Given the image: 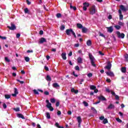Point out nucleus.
Returning <instances> with one entry per match:
<instances>
[{
  "instance_id": "26",
  "label": "nucleus",
  "mask_w": 128,
  "mask_h": 128,
  "mask_svg": "<svg viewBox=\"0 0 128 128\" xmlns=\"http://www.w3.org/2000/svg\"><path fill=\"white\" fill-rule=\"evenodd\" d=\"M46 118H48V120L50 118V112H48L46 113Z\"/></svg>"
},
{
  "instance_id": "57",
  "label": "nucleus",
  "mask_w": 128,
  "mask_h": 128,
  "mask_svg": "<svg viewBox=\"0 0 128 128\" xmlns=\"http://www.w3.org/2000/svg\"><path fill=\"white\" fill-rule=\"evenodd\" d=\"M88 7H86V6H83V10H84L85 12L86 10H88V8H87Z\"/></svg>"
},
{
  "instance_id": "25",
  "label": "nucleus",
  "mask_w": 128,
  "mask_h": 128,
  "mask_svg": "<svg viewBox=\"0 0 128 128\" xmlns=\"http://www.w3.org/2000/svg\"><path fill=\"white\" fill-rule=\"evenodd\" d=\"M86 44L88 46H92V41L90 40H88L86 42Z\"/></svg>"
},
{
  "instance_id": "48",
  "label": "nucleus",
  "mask_w": 128,
  "mask_h": 128,
  "mask_svg": "<svg viewBox=\"0 0 128 128\" xmlns=\"http://www.w3.org/2000/svg\"><path fill=\"white\" fill-rule=\"evenodd\" d=\"M87 76H88V78H92V74L89 73L88 74Z\"/></svg>"
},
{
  "instance_id": "41",
  "label": "nucleus",
  "mask_w": 128,
  "mask_h": 128,
  "mask_svg": "<svg viewBox=\"0 0 128 128\" xmlns=\"http://www.w3.org/2000/svg\"><path fill=\"white\" fill-rule=\"evenodd\" d=\"M91 110H93V112H96H96H98V111H96V108H94V107H92Z\"/></svg>"
},
{
  "instance_id": "15",
  "label": "nucleus",
  "mask_w": 128,
  "mask_h": 128,
  "mask_svg": "<svg viewBox=\"0 0 128 128\" xmlns=\"http://www.w3.org/2000/svg\"><path fill=\"white\" fill-rule=\"evenodd\" d=\"M88 28H86L85 27H83L82 28V32H83V34H86V32H88Z\"/></svg>"
},
{
  "instance_id": "5",
  "label": "nucleus",
  "mask_w": 128,
  "mask_h": 128,
  "mask_svg": "<svg viewBox=\"0 0 128 128\" xmlns=\"http://www.w3.org/2000/svg\"><path fill=\"white\" fill-rule=\"evenodd\" d=\"M7 28H10V30H16V25L14 24L11 23V26H8Z\"/></svg>"
},
{
  "instance_id": "17",
  "label": "nucleus",
  "mask_w": 128,
  "mask_h": 128,
  "mask_svg": "<svg viewBox=\"0 0 128 128\" xmlns=\"http://www.w3.org/2000/svg\"><path fill=\"white\" fill-rule=\"evenodd\" d=\"M121 72H123L124 74L126 72V68L122 67L121 68Z\"/></svg>"
},
{
  "instance_id": "4",
  "label": "nucleus",
  "mask_w": 128,
  "mask_h": 128,
  "mask_svg": "<svg viewBox=\"0 0 128 128\" xmlns=\"http://www.w3.org/2000/svg\"><path fill=\"white\" fill-rule=\"evenodd\" d=\"M104 68H106V70H110L112 68V63H110V61L108 62L107 66H106L104 67Z\"/></svg>"
},
{
  "instance_id": "22",
  "label": "nucleus",
  "mask_w": 128,
  "mask_h": 128,
  "mask_svg": "<svg viewBox=\"0 0 128 128\" xmlns=\"http://www.w3.org/2000/svg\"><path fill=\"white\" fill-rule=\"evenodd\" d=\"M46 80L48 82H50L52 80V78H50V75H48L46 77Z\"/></svg>"
},
{
  "instance_id": "34",
  "label": "nucleus",
  "mask_w": 128,
  "mask_h": 128,
  "mask_svg": "<svg viewBox=\"0 0 128 128\" xmlns=\"http://www.w3.org/2000/svg\"><path fill=\"white\" fill-rule=\"evenodd\" d=\"M50 102L52 104H54V102H56V99H54V98H52L50 99Z\"/></svg>"
},
{
  "instance_id": "32",
  "label": "nucleus",
  "mask_w": 128,
  "mask_h": 128,
  "mask_svg": "<svg viewBox=\"0 0 128 128\" xmlns=\"http://www.w3.org/2000/svg\"><path fill=\"white\" fill-rule=\"evenodd\" d=\"M108 120L107 118H104L103 120V124H108Z\"/></svg>"
},
{
  "instance_id": "39",
  "label": "nucleus",
  "mask_w": 128,
  "mask_h": 128,
  "mask_svg": "<svg viewBox=\"0 0 128 128\" xmlns=\"http://www.w3.org/2000/svg\"><path fill=\"white\" fill-rule=\"evenodd\" d=\"M16 82H20L21 84H24V81H20V80L17 79Z\"/></svg>"
},
{
  "instance_id": "38",
  "label": "nucleus",
  "mask_w": 128,
  "mask_h": 128,
  "mask_svg": "<svg viewBox=\"0 0 128 128\" xmlns=\"http://www.w3.org/2000/svg\"><path fill=\"white\" fill-rule=\"evenodd\" d=\"M33 92H34V94H40V93H38V90H36V89L34 90Z\"/></svg>"
},
{
  "instance_id": "28",
  "label": "nucleus",
  "mask_w": 128,
  "mask_h": 128,
  "mask_svg": "<svg viewBox=\"0 0 128 128\" xmlns=\"http://www.w3.org/2000/svg\"><path fill=\"white\" fill-rule=\"evenodd\" d=\"M83 6H86L87 8H88V6H90V3L85 2L83 3Z\"/></svg>"
},
{
  "instance_id": "60",
  "label": "nucleus",
  "mask_w": 128,
  "mask_h": 128,
  "mask_svg": "<svg viewBox=\"0 0 128 128\" xmlns=\"http://www.w3.org/2000/svg\"><path fill=\"white\" fill-rule=\"evenodd\" d=\"M0 38H2V40H6V36H0Z\"/></svg>"
},
{
  "instance_id": "13",
  "label": "nucleus",
  "mask_w": 128,
  "mask_h": 128,
  "mask_svg": "<svg viewBox=\"0 0 128 128\" xmlns=\"http://www.w3.org/2000/svg\"><path fill=\"white\" fill-rule=\"evenodd\" d=\"M108 110H112V108H114V105L110 104L108 106L107 108Z\"/></svg>"
},
{
  "instance_id": "59",
  "label": "nucleus",
  "mask_w": 128,
  "mask_h": 128,
  "mask_svg": "<svg viewBox=\"0 0 128 128\" xmlns=\"http://www.w3.org/2000/svg\"><path fill=\"white\" fill-rule=\"evenodd\" d=\"M98 54H100V56H104V53H102L101 51H99Z\"/></svg>"
},
{
  "instance_id": "62",
  "label": "nucleus",
  "mask_w": 128,
  "mask_h": 128,
  "mask_svg": "<svg viewBox=\"0 0 128 128\" xmlns=\"http://www.w3.org/2000/svg\"><path fill=\"white\" fill-rule=\"evenodd\" d=\"M56 107L60 106V102H56Z\"/></svg>"
},
{
  "instance_id": "12",
  "label": "nucleus",
  "mask_w": 128,
  "mask_h": 128,
  "mask_svg": "<svg viewBox=\"0 0 128 128\" xmlns=\"http://www.w3.org/2000/svg\"><path fill=\"white\" fill-rule=\"evenodd\" d=\"M98 100H106V98L102 96H100L98 97Z\"/></svg>"
},
{
  "instance_id": "43",
  "label": "nucleus",
  "mask_w": 128,
  "mask_h": 128,
  "mask_svg": "<svg viewBox=\"0 0 128 128\" xmlns=\"http://www.w3.org/2000/svg\"><path fill=\"white\" fill-rule=\"evenodd\" d=\"M5 60L7 62H10V60L8 57H5Z\"/></svg>"
},
{
  "instance_id": "21",
  "label": "nucleus",
  "mask_w": 128,
  "mask_h": 128,
  "mask_svg": "<svg viewBox=\"0 0 128 128\" xmlns=\"http://www.w3.org/2000/svg\"><path fill=\"white\" fill-rule=\"evenodd\" d=\"M52 86H53V88H60V86L58 85V83H54L52 84Z\"/></svg>"
},
{
  "instance_id": "11",
  "label": "nucleus",
  "mask_w": 128,
  "mask_h": 128,
  "mask_svg": "<svg viewBox=\"0 0 128 128\" xmlns=\"http://www.w3.org/2000/svg\"><path fill=\"white\" fill-rule=\"evenodd\" d=\"M62 60H66V53H62L61 54Z\"/></svg>"
},
{
  "instance_id": "33",
  "label": "nucleus",
  "mask_w": 128,
  "mask_h": 128,
  "mask_svg": "<svg viewBox=\"0 0 128 128\" xmlns=\"http://www.w3.org/2000/svg\"><path fill=\"white\" fill-rule=\"evenodd\" d=\"M24 12L25 14H30V10H28V8H26L24 10Z\"/></svg>"
},
{
  "instance_id": "64",
  "label": "nucleus",
  "mask_w": 128,
  "mask_h": 128,
  "mask_svg": "<svg viewBox=\"0 0 128 128\" xmlns=\"http://www.w3.org/2000/svg\"><path fill=\"white\" fill-rule=\"evenodd\" d=\"M111 94H112V96H114L116 95V92H114L111 91Z\"/></svg>"
},
{
  "instance_id": "10",
  "label": "nucleus",
  "mask_w": 128,
  "mask_h": 128,
  "mask_svg": "<svg viewBox=\"0 0 128 128\" xmlns=\"http://www.w3.org/2000/svg\"><path fill=\"white\" fill-rule=\"evenodd\" d=\"M46 42V40L44 38H42L39 41L40 44H44V42Z\"/></svg>"
},
{
  "instance_id": "58",
  "label": "nucleus",
  "mask_w": 128,
  "mask_h": 128,
  "mask_svg": "<svg viewBox=\"0 0 128 128\" xmlns=\"http://www.w3.org/2000/svg\"><path fill=\"white\" fill-rule=\"evenodd\" d=\"M115 98H116V100H120V96H118V95H116L115 96Z\"/></svg>"
},
{
  "instance_id": "44",
  "label": "nucleus",
  "mask_w": 128,
  "mask_h": 128,
  "mask_svg": "<svg viewBox=\"0 0 128 128\" xmlns=\"http://www.w3.org/2000/svg\"><path fill=\"white\" fill-rule=\"evenodd\" d=\"M116 120L118 122H122L120 118H116Z\"/></svg>"
},
{
  "instance_id": "49",
  "label": "nucleus",
  "mask_w": 128,
  "mask_h": 128,
  "mask_svg": "<svg viewBox=\"0 0 128 128\" xmlns=\"http://www.w3.org/2000/svg\"><path fill=\"white\" fill-rule=\"evenodd\" d=\"M44 94L46 95V96H48V94H50V92L48 91H45L44 92Z\"/></svg>"
},
{
  "instance_id": "46",
  "label": "nucleus",
  "mask_w": 128,
  "mask_h": 128,
  "mask_svg": "<svg viewBox=\"0 0 128 128\" xmlns=\"http://www.w3.org/2000/svg\"><path fill=\"white\" fill-rule=\"evenodd\" d=\"M72 74H73V76H75L76 78H78V74H76V72H74V71L73 72Z\"/></svg>"
},
{
  "instance_id": "52",
  "label": "nucleus",
  "mask_w": 128,
  "mask_h": 128,
  "mask_svg": "<svg viewBox=\"0 0 128 128\" xmlns=\"http://www.w3.org/2000/svg\"><path fill=\"white\" fill-rule=\"evenodd\" d=\"M125 60H126V62H128V54H126L125 55Z\"/></svg>"
},
{
  "instance_id": "18",
  "label": "nucleus",
  "mask_w": 128,
  "mask_h": 128,
  "mask_svg": "<svg viewBox=\"0 0 128 128\" xmlns=\"http://www.w3.org/2000/svg\"><path fill=\"white\" fill-rule=\"evenodd\" d=\"M120 8H121L122 10H124V12H126V8H124V5H120Z\"/></svg>"
},
{
  "instance_id": "3",
  "label": "nucleus",
  "mask_w": 128,
  "mask_h": 128,
  "mask_svg": "<svg viewBox=\"0 0 128 128\" xmlns=\"http://www.w3.org/2000/svg\"><path fill=\"white\" fill-rule=\"evenodd\" d=\"M116 34L118 36V37L119 38H124V33L120 34V32H118V31H117L116 32Z\"/></svg>"
},
{
  "instance_id": "36",
  "label": "nucleus",
  "mask_w": 128,
  "mask_h": 128,
  "mask_svg": "<svg viewBox=\"0 0 128 128\" xmlns=\"http://www.w3.org/2000/svg\"><path fill=\"white\" fill-rule=\"evenodd\" d=\"M98 34H99V36H102V38H106V36L104 35V34L102 33V32H99Z\"/></svg>"
},
{
  "instance_id": "37",
  "label": "nucleus",
  "mask_w": 128,
  "mask_h": 128,
  "mask_svg": "<svg viewBox=\"0 0 128 128\" xmlns=\"http://www.w3.org/2000/svg\"><path fill=\"white\" fill-rule=\"evenodd\" d=\"M83 104H84V106H88V103L86 101L83 102Z\"/></svg>"
},
{
  "instance_id": "55",
  "label": "nucleus",
  "mask_w": 128,
  "mask_h": 128,
  "mask_svg": "<svg viewBox=\"0 0 128 128\" xmlns=\"http://www.w3.org/2000/svg\"><path fill=\"white\" fill-rule=\"evenodd\" d=\"M106 92H110V88H106Z\"/></svg>"
},
{
  "instance_id": "14",
  "label": "nucleus",
  "mask_w": 128,
  "mask_h": 128,
  "mask_svg": "<svg viewBox=\"0 0 128 128\" xmlns=\"http://www.w3.org/2000/svg\"><path fill=\"white\" fill-rule=\"evenodd\" d=\"M77 62L78 64H82V57H78L77 58Z\"/></svg>"
},
{
  "instance_id": "47",
  "label": "nucleus",
  "mask_w": 128,
  "mask_h": 128,
  "mask_svg": "<svg viewBox=\"0 0 128 128\" xmlns=\"http://www.w3.org/2000/svg\"><path fill=\"white\" fill-rule=\"evenodd\" d=\"M75 70H80V67L78 66H75Z\"/></svg>"
},
{
  "instance_id": "54",
  "label": "nucleus",
  "mask_w": 128,
  "mask_h": 128,
  "mask_svg": "<svg viewBox=\"0 0 128 128\" xmlns=\"http://www.w3.org/2000/svg\"><path fill=\"white\" fill-rule=\"evenodd\" d=\"M72 34L74 36V38H76V33H74V32L72 31Z\"/></svg>"
},
{
  "instance_id": "20",
  "label": "nucleus",
  "mask_w": 128,
  "mask_h": 128,
  "mask_svg": "<svg viewBox=\"0 0 128 128\" xmlns=\"http://www.w3.org/2000/svg\"><path fill=\"white\" fill-rule=\"evenodd\" d=\"M77 120L78 122V124H82V118L80 116L77 117Z\"/></svg>"
},
{
  "instance_id": "35",
  "label": "nucleus",
  "mask_w": 128,
  "mask_h": 128,
  "mask_svg": "<svg viewBox=\"0 0 128 128\" xmlns=\"http://www.w3.org/2000/svg\"><path fill=\"white\" fill-rule=\"evenodd\" d=\"M56 18H62V14L60 13H58L56 14Z\"/></svg>"
},
{
  "instance_id": "24",
  "label": "nucleus",
  "mask_w": 128,
  "mask_h": 128,
  "mask_svg": "<svg viewBox=\"0 0 128 128\" xmlns=\"http://www.w3.org/2000/svg\"><path fill=\"white\" fill-rule=\"evenodd\" d=\"M46 103L47 104L46 105V108L48 106H52V104L50 102V100H46Z\"/></svg>"
},
{
  "instance_id": "31",
  "label": "nucleus",
  "mask_w": 128,
  "mask_h": 128,
  "mask_svg": "<svg viewBox=\"0 0 128 128\" xmlns=\"http://www.w3.org/2000/svg\"><path fill=\"white\" fill-rule=\"evenodd\" d=\"M64 28H66V26H64V24L62 25L60 27V30H64Z\"/></svg>"
},
{
  "instance_id": "53",
  "label": "nucleus",
  "mask_w": 128,
  "mask_h": 128,
  "mask_svg": "<svg viewBox=\"0 0 128 128\" xmlns=\"http://www.w3.org/2000/svg\"><path fill=\"white\" fill-rule=\"evenodd\" d=\"M3 108H4V110H6V108L7 106H6V103L3 104Z\"/></svg>"
},
{
  "instance_id": "1",
  "label": "nucleus",
  "mask_w": 128,
  "mask_h": 128,
  "mask_svg": "<svg viewBox=\"0 0 128 128\" xmlns=\"http://www.w3.org/2000/svg\"><path fill=\"white\" fill-rule=\"evenodd\" d=\"M89 58L90 60L91 64L92 66H94V68H96V64L94 63V57L92 56V54L90 53H89Z\"/></svg>"
},
{
  "instance_id": "6",
  "label": "nucleus",
  "mask_w": 128,
  "mask_h": 128,
  "mask_svg": "<svg viewBox=\"0 0 128 128\" xmlns=\"http://www.w3.org/2000/svg\"><path fill=\"white\" fill-rule=\"evenodd\" d=\"M73 31L74 30L72 28L67 29L66 31V32L67 36H70V33L72 34Z\"/></svg>"
},
{
  "instance_id": "23",
  "label": "nucleus",
  "mask_w": 128,
  "mask_h": 128,
  "mask_svg": "<svg viewBox=\"0 0 128 128\" xmlns=\"http://www.w3.org/2000/svg\"><path fill=\"white\" fill-rule=\"evenodd\" d=\"M70 10H76V7L72 6V4H70Z\"/></svg>"
},
{
  "instance_id": "50",
  "label": "nucleus",
  "mask_w": 128,
  "mask_h": 128,
  "mask_svg": "<svg viewBox=\"0 0 128 128\" xmlns=\"http://www.w3.org/2000/svg\"><path fill=\"white\" fill-rule=\"evenodd\" d=\"M74 46L75 48H78V46H80V44L77 43V44H74Z\"/></svg>"
},
{
  "instance_id": "51",
  "label": "nucleus",
  "mask_w": 128,
  "mask_h": 128,
  "mask_svg": "<svg viewBox=\"0 0 128 128\" xmlns=\"http://www.w3.org/2000/svg\"><path fill=\"white\" fill-rule=\"evenodd\" d=\"M14 110H15V112H20V108H14Z\"/></svg>"
},
{
  "instance_id": "61",
  "label": "nucleus",
  "mask_w": 128,
  "mask_h": 128,
  "mask_svg": "<svg viewBox=\"0 0 128 128\" xmlns=\"http://www.w3.org/2000/svg\"><path fill=\"white\" fill-rule=\"evenodd\" d=\"M57 114L58 116H60V114H62V112L60 110L58 111Z\"/></svg>"
},
{
  "instance_id": "63",
  "label": "nucleus",
  "mask_w": 128,
  "mask_h": 128,
  "mask_svg": "<svg viewBox=\"0 0 128 128\" xmlns=\"http://www.w3.org/2000/svg\"><path fill=\"white\" fill-rule=\"evenodd\" d=\"M104 119V116H101L100 117V120H102Z\"/></svg>"
},
{
  "instance_id": "27",
  "label": "nucleus",
  "mask_w": 128,
  "mask_h": 128,
  "mask_svg": "<svg viewBox=\"0 0 128 128\" xmlns=\"http://www.w3.org/2000/svg\"><path fill=\"white\" fill-rule=\"evenodd\" d=\"M77 28H82V25L80 23L77 24Z\"/></svg>"
},
{
  "instance_id": "42",
  "label": "nucleus",
  "mask_w": 128,
  "mask_h": 128,
  "mask_svg": "<svg viewBox=\"0 0 128 128\" xmlns=\"http://www.w3.org/2000/svg\"><path fill=\"white\" fill-rule=\"evenodd\" d=\"M24 60H25L26 62H30V58H28V57H25Z\"/></svg>"
},
{
  "instance_id": "19",
  "label": "nucleus",
  "mask_w": 128,
  "mask_h": 128,
  "mask_svg": "<svg viewBox=\"0 0 128 128\" xmlns=\"http://www.w3.org/2000/svg\"><path fill=\"white\" fill-rule=\"evenodd\" d=\"M47 108L50 110V112H54V107L52 106V105H50Z\"/></svg>"
},
{
  "instance_id": "45",
  "label": "nucleus",
  "mask_w": 128,
  "mask_h": 128,
  "mask_svg": "<svg viewBox=\"0 0 128 128\" xmlns=\"http://www.w3.org/2000/svg\"><path fill=\"white\" fill-rule=\"evenodd\" d=\"M124 19V16L122 14H120V20H123Z\"/></svg>"
},
{
  "instance_id": "40",
  "label": "nucleus",
  "mask_w": 128,
  "mask_h": 128,
  "mask_svg": "<svg viewBox=\"0 0 128 128\" xmlns=\"http://www.w3.org/2000/svg\"><path fill=\"white\" fill-rule=\"evenodd\" d=\"M114 28L117 29V30H120V26H118V25H116L114 26Z\"/></svg>"
},
{
  "instance_id": "29",
  "label": "nucleus",
  "mask_w": 128,
  "mask_h": 128,
  "mask_svg": "<svg viewBox=\"0 0 128 128\" xmlns=\"http://www.w3.org/2000/svg\"><path fill=\"white\" fill-rule=\"evenodd\" d=\"M96 88V87L94 85H92L90 86V90H94Z\"/></svg>"
},
{
  "instance_id": "2",
  "label": "nucleus",
  "mask_w": 128,
  "mask_h": 128,
  "mask_svg": "<svg viewBox=\"0 0 128 128\" xmlns=\"http://www.w3.org/2000/svg\"><path fill=\"white\" fill-rule=\"evenodd\" d=\"M90 14H96V6L93 5L90 8Z\"/></svg>"
},
{
  "instance_id": "56",
  "label": "nucleus",
  "mask_w": 128,
  "mask_h": 128,
  "mask_svg": "<svg viewBox=\"0 0 128 128\" xmlns=\"http://www.w3.org/2000/svg\"><path fill=\"white\" fill-rule=\"evenodd\" d=\"M118 24H119V26H124V23H123L122 22H119Z\"/></svg>"
},
{
  "instance_id": "30",
  "label": "nucleus",
  "mask_w": 128,
  "mask_h": 128,
  "mask_svg": "<svg viewBox=\"0 0 128 128\" xmlns=\"http://www.w3.org/2000/svg\"><path fill=\"white\" fill-rule=\"evenodd\" d=\"M4 96H5V98H6V100H8V98H10L11 96L10 94H5Z\"/></svg>"
},
{
  "instance_id": "7",
  "label": "nucleus",
  "mask_w": 128,
  "mask_h": 128,
  "mask_svg": "<svg viewBox=\"0 0 128 128\" xmlns=\"http://www.w3.org/2000/svg\"><path fill=\"white\" fill-rule=\"evenodd\" d=\"M14 94H12V96H16V94H18V89L16 88H14Z\"/></svg>"
},
{
  "instance_id": "16",
  "label": "nucleus",
  "mask_w": 128,
  "mask_h": 128,
  "mask_svg": "<svg viewBox=\"0 0 128 128\" xmlns=\"http://www.w3.org/2000/svg\"><path fill=\"white\" fill-rule=\"evenodd\" d=\"M108 32L110 33L112 32H114V28H112V26L108 28Z\"/></svg>"
},
{
  "instance_id": "9",
  "label": "nucleus",
  "mask_w": 128,
  "mask_h": 128,
  "mask_svg": "<svg viewBox=\"0 0 128 128\" xmlns=\"http://www.w3.org/2000/svg\"><path fill=\"white\" fill-rule=\"evenodd\" d=\"M17 116L19 118H22V120H24V118H25L24 116V115H22V114H18Z\"/></svg>"
},
{
  "instance_id": "8",
  "label": "nucleus",
  "mask_w": 128,
  "mask_h": 128,
  "mask_svg": "<svg viewBox=\"0 0 128 128\" xmlns=\"http://www.w3.org/2000/svg\"><path fill=\"white\" fill-rule=\"evenodd\" d=\"M106 74L107 76H114V74L112 72H106Z\"/></svg>"
}]
</instances>
